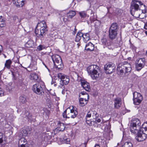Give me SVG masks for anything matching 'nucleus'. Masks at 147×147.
Wrapping results in <instances>:
<instances>
[{
	"mask_svg": "<svg viewBox=\"0 0 147 147\" xmlns=\"http://www.w3.org/2000/svg\"><path fill=\"white\" fill-rule=\"evenodd\" d=\"M13 20L15 22H16L17 23L18 22H20V21L18 19V17L16 16H14L13 17Z\"/></svg>",
	"mask_w": 147,
	"mask_h": 147,
	"instance_id": "nucleus-40",
	"label": "nucleus"
},
{
	"mask_svg": "<svg viewBox=\"0 0 147 147\" xmlns=\"http://www.w3.org/2000/svg\"><path fill=\"white\" fill-rule=\"evenodd\" d=\"M40 34H39V30L37 29H36L35 30V33L41 39L43 38L44 36L45 35L47 32V27H43L42 28H40Z\"/></svg>",
	"mask_w": 147,
	"mask_h": 147,
	"instance_id": "nucleus-11",
	"label": "nucleus"
},
{
	"mask_svg": "<svg viewBox=\"0 0 147 147\" xmlns=\"http://www.w3.org/2000/svg\"><path fill=\"white\" fill-rule=\"evenodd\" d=\"M80 82L81 86L86 91L88 92L90 91V87L89 83L84 80H81Z\"/></svg>",
	"mask_w": 147,
	"mask_h": 147,
	"instance_id": "nucleus-13",
	"label": "nucleus"
},
{
	"mask_svg": "<svg viewBox=\"0 0 147 147\" xmlns=\"http://www.w3.org/2000/svg\"><path fill=\"white\" fill-rule=\"evenodd\" d=\"M2 73V70L0 69V75Z\"/></svg>",
	"mask_w": 147,
	"mask_h": 147,
	"instance_id": "nucleus-55",
	"label": "nucleus"
},
{
	"mask_svg": "<svg viewBox=\"0 0 147 147\" xmlns=\"http://www.w3.org/2000/svg\"><path fill=\"white\" fill-rule=\"evenodd\" d=\"M12 74L13 75V72H12Z\"/></svg>",
	"mask_w": 147,
	"mask_h": 147,
	"instance_id": "nucleus-60",
	"label": "nucleus"
},
{
	"mask_svg": "<svg viewBox=\"0 0 147 147\" xmlns=\"http://www.w3.org/2000/svg\"><path fill=\"white\" fill-rule=\"evenodd\" d=\"M145 63V59L144 58L140 59L136 61V69L138 71L140 70L144 66Z\"/></svg>",
	"mask_w": 147,
	"mask_h": 147,
	"instance_id": "nucleus-12",
	"label": "nucleus"
},
{
	"mask_svg": "<svg viewBox=\"0 0 147 147\" xmlns=\"http://www.w3.org/2000/svg\"><path fill=\"white\" fill-rule=\"evenodd\" d=\"M58 78L61 80L60 84L61 85V87L64 85L67 84L69 81V77L67 76H64L61 73L58 74L57 75Z\"/></svg>",
	"mask_w": 147,
	"mask_h": 147,
	"instance_id": "nucleus-7",
	"label": "nucleus"
},
{
	"mask_svg": "<svg viewBox=\"0 0 147 147\" xmlns=\"http://www.w3.org/2000/svg\"><path fill=\"white\" fill-rule=\"evenodd\" d=\"M12 63V61L11 60L8 59L6 60L5 64V67H6L8 69H9Z\"/></svg>",
	"mask_w": 147,
	"mask_h": 147,
	"instance_id": "nucleus-28",
	"label": "nucleus"
},
{
	"mask_svg": "<svg viewBox=\"0 0 147 147\" xmlns=\"http://www.w3.org/2000/svg\"><path fill=\"white\" fill-rule=\"evenodd\" d=\"M131 124L134 125L138 126V128H140V126L141 125V123L140 121L138 119H136L134 120L133 121L132 123H131Z\"/></svg>",
	"mask_w": 147,
	"mask_h": 147,
	"instance_id": "nucleus-23",
	"label": "nucleus"
},
{
	"mask_svg": "<svg viewBox=\"0 0 147 147\" xmlns=\"http://www.w3.org/2000/svg\"><path fill=\"white\" fill-rule=\"evenodd\" d=\"M131 70V65L127 62L119 64L117 69V74L120 76H123L125 74L130 73Z\"/></svg>",
	"mask_w": 147,
	"mask_h": 147,
	"instance_id": "nucleus-3",
	"label": "nucleus"
},
{
	"mask_svg": "<svg viewBox=\"0 0 147 147\" xmlns=\"http://www.w3.org/2000/svg\"><path fill=\"white\" fill-rule=\"evenodd\" d=\"M144 130H143V131H142V133L143 134H144L145 135V136L146 138L147 137V129H144Z\"/></svg>",
	"mask_w": 147,
	"mask_h": 147,
	"instance_id": "nucleus-42",
	"label": "nucleus"
},
{
	"mask_svg": "<svg viewBox=\"0 0 147 147\" xmlns=\"http://www.w3.org/2000/svg\"><path fill=\"white\" fill-rule=\"evenodd\" d=\"M79 14L81 18H84L87 15L86 13V12L84 11H82L80 12Z\"/></svg>",
	"mask_w": 147,
	"mask_h": 147,
	"instance_id": "nucleus-37",
	"label": "nucleus"
},
{
	"mask_svg": "<svg viewBox=\"0 0 147 147\" xmlns=\"http://www.w3.org/2000/svg\"><path fill=\"white\" fill-rule=\"evenodd\" d=\"M26 46L27 47H32L33 45V42L32 40H29L26 44Z\"/></svg>",
	"mask_w": 147,
	"mask_h": 147,
	"instance_id": "nucleus-34",
	"label": "nucleus"
},
{
	"mask_svg": "<svg viewBox=\"0 0 147 147\" xmlns=\"http://www.w3.org/2000/svg\"><path fill=\"white\" fill-rule=\"evenodd\" d=\"M137 136L136 137V138L138 142H141L145 140L146 138L144 134H143L142 131H140L137 134Z\"/></svg>",
	"mask_w": 147,
	"mask_h": 147,
	"instance_id": "nucleus-15",
	"label": "nucleus"
},
{
	"mask_svg": "<svg viewBox=\"0 0 147 147\" xmlns=\"http://www.w3.org/2000/svg\"><path fill=\"white\" fill-rule=\"evenodd\" d=\"M140 128H138V126L131 124L130 127L131 132L134 134H137L140 131Z\"/></svg>",
	"mask_w": 147,
	"mask_h": 147,
	"instance_id": "nucleus-19",
	"label": "nucleus"
},
{
	"mask_svg": "<svg viewBox=\"0 0 147 147\" xmlns=\"http://www.w3.org/2000/svg\"><path fill=\"white\" fill-rule=\"evenodd\" d=\"M145 33L147 35V31H145Z\"/></svg>",
	"mask_w": 147,
	"mask_h": 147,
	"instance_id": "nucleus-57",
	"label": "nucleus"
},
{
	"mask_svg": "<svg viewBox=\"0 0 147 147\" xmlns=\"http://www.w3.org/2000/svg\"><path fill=\"white\" fill-rule=\"evenodd\" d=\"M58 127L56 128L54 131V134H57L59 131H63L64 130L65 128V125L64 124L61 123L59 122L58 123Z\"/></svg>",
	"mask_w": 147,
	"mask_h": 147,
	"instance_id": "nucleus-14",
	"label": "nucleus"
},
{
	"mask_svg": "<svg viewBox=\"0 0 147 147\" xmlns=\"http://www.w3.org/2000/svg\"><path fill=\"white\" fill-rule=\"evenodd\" d=\"M142 13H145L146 12V7L143 4L141 1L136 0H133L131 7V12L133 11L134 12L133 16H135L136 17H140V14L138 13V12L139 11L141 12V10Z\"/></svg>",
	"mask_w": 147,
	"mask_h": 147,
	"instance_id": "nucleus-1",
	"label": "nucleus"
},
{
	"mask_svg": "<svg viewBox=\"0 0 147 147\" xmlns=\"http://www.w3.org/2000/svg\"><path fill=\"white\" fill-rule=\"evenodd\" d=\"M4 96V93L2 89L0 88V96Z\"/></svg>",
	"mask_w": 147,
	"mask_h": 147,
	"instance_id": "nucleus-45",
	"label": "nucleus"
},
{
	"mask_svg": "<svg viewBox=\"0 0 147 147\" xmlns=\"http://www.w3.org/2000/svg\"><path fill=\"white\" fill-rule=\"evenodd\" d=\"M94 147H100V145L98 144H96Z\"/></svg>",
	"mask_w": 147,
	"mask_h": 147,
	"instance_id": "nucleus-53",
	"label": "nucleus"
},
{
	"mask_svg": "<svg viewBox=\"0 0 147 147\" xmlns=\"http://www.w3.org/2000/svg\"><path fill=\"white\" fill-rule=\"evenodd\" d=\"M117 33L116 31H109V36L111 40H113L116 38L117 35Z\"/></svg>",
	"mask_w": 147,
	"mask_h": 147,
	"instance_id": "nucleus-21",
	"label": "nucleus"
},
{
	"mask_svg": "<svg viewBox=\"0 0 147 147\" xmlns=\"http://www.w3.org/2000/svg\"><path fill=\"white\" fill-rule=\"evenodd\" d=\"M61 141L63 143L69 144L70 143V140L66 137H64L63 138L61 139Z\"/></svg>",
	"mask_w": 147,
	"mask_h": 147,
	"instance_id": "nucleus-27",
	"label": "nucleus"
},
{
	"mask_svg": "<svg viewBox=\"0 0 147 147\" xmlns=\"http://www.w3.org/2000/svg\"><path fill=\"white\" fill-rule=\"evenodd\" d=\"M37 26H39L40 27V28L47 27L46 23L44 21L41 22L40 23L38 24Z\"/></svg>",
	"mask_w": 147,
	"mask_h": 147,
	"instance_id": "nucleus-32",
	"label": "nucleus"
},
{
	"mask_svg": "<svg viewBox=\"0 0 147 147\" xmlns=\"http://www.w3.org/2000/svg\"><path fill=\"white\" fill-rule=\"evenodd\" d=\"M25 131V132L24 133V134H23V136H26L27 135V133L26 131Z\"/></svg>",
	"mask_w": 147,
	"mask_h": 147,
	"instance_id": "nucleus-52",
	"label": "nucleus"
},
{
	"mask_svg": "<svg viewBox=\"0 0 147 147\" xmlns=\"http://www.w3.org/2000/svg\"><path fill=\"white\" fill-rule=\"evenodd\" d=\"M87 96V98H80L79 99L80 105L82 107L84 106L87 103L88 100L89 99V96L88 94H86Z\"/></svg>",
	"mask_w": 147,
	"mask_h": 147,
	"instance_id": "nucleus-17",
	"label": "nucleus"
},
{
	"mask_svg": "<svg viewBox=\"0 0 147 147\" xmlns=\"http://www.w3.org/2000/svg\"><path fill=\"white\" fill-rule=\"evenodd\" d=\"M101 41L102 44L105 46L106 47L110 45V43L108 42V40L105 38H103Z\"/></svg>",
	"mask_w": 147,
	"mask_h": 147,
	"instance_id": "nucleus-31",
	"label": "nucleus"
},
{
	"mask_svg": "<svg viewBox=\"0 0 147 147\" xmlns=\"http://www.w3.org/2000/svg\"><path fill=\"white\" fill-rule=\"evenodd\" d=\"M83 34L81 32H78V33L76 37V41L77 42L79 41L81 39L82 37H83Z\"/></svg>",
	"mask_w": 147,
	"mask_h": 147,
	"instance_id": "nucleus-30",
	"label": "nucleus"
},
{
	"mask_svg": "<svg viewBox=\"0 0 147 147\" xmlns=\"http://www.w3.org/2000/svg\"><path fill=\"white\" fill-rule=\"evenodd\" d=\"M19 100L20 103H25L27 102L26 97L25 96H21L19 98Z\"/></svg>",
	"mask_w": 147,
	"mask_h": 147,
	"instance_id": "nucleus-26",
	"label": "nucleus"
},
{
	"mask_svg": "<svg viewBox=\"0 0 147 147\" xmlns=\"http://www.w3.org/2000/svg\"><path fill=\"white\" fill-rule=\"evenodd\" d=\"M26 140L23 137L20 138L19 141V145L22 144H25L26 143Z\"/></svg>",
	"mask_w": 147,
	"mask_h": 147,
	"instance_id": "nucleus-35",
	"label": "nucleus"
},
{
	"mask_svg": "<svg viewBox=\"0 0 147 147\" xmlns=\"http://www.w3.org/2000/svg\"><path fill=\"white\" fill-rule=\"evenodd\" d=\"M26 115L27 116V118L30 120L32 121V115L31 114H30L28 112V111L26 112Z\"/></svg>",
	"mask_w": 147,
	"mask_h": 147,
	"instance_id": "nucleus-39",
	"label": "nucleus"
},
{
	"mask_svg": "<svg viewBox=\"0 0 147 147\" xmlns=\"http://www.w3.org/2000/svg\"><path fill=\"white\" fill-rule=\"evenodd\" d=\"M42 47H43V46L42 45H40L38 47L37 49L39 51L43 49Z\"/></svg>",
	"mask_w": 147,
	"mask_h": 147,
	"instance_id": "nucleus-46",
	"label": "nucleus"
},
{
	"mask_svg": "<svg viewBox=\"0 0 147 147\" xmlns=\"http://www.w3.org/2000/svg\"><path fill=\"white\" fill-rule=\"evenodd\" d=\"M6 26V23L5 20L3 18H0V27L2 28Z\"/></svg>",
	"mask_w": 147,
	"mask_h": 147,
	"instance_id": "nucleus-33",
	"label": "nucleus"
},
{
	"mask_svg": "<svg viewBox=\"0 0 147 147\" xmlns=\"http://www.w3.org/2000/svg\"><path fill=\"white\" fill-rule=\"evenodd\" d=\"M51 57L55 67L58 68L59 70H62L63 67V65L61 57L58 55L55 54L52 55Z\"/></svg>",
	"mask_w": 147,
	"mask_h": 147,
	"instance_id": "nucleus-6",
	"label": "nucleus"
},
{
	"mask_svg": "<svg viewBox=\"0 0 147 147\" xmlns=\"http://www.w3.org/2000/svg\"><path fill=\"white\" fill-rule=\"evenodd\" d=\"M43 64L45 66V67H46L47 69L49 71V70L48 69L47 66L45 65V63H43Z\"/></svg>",
	"mask_w": 147,
	"mask_h": 147,
	"instance_id": "nucleus-54",
	"label": "nucleus"
},
{
	"mask_svg": "<svg viewBox=\"0 0 147 147\" xmlns=\"http://www.w3.org/2000/svg\"><path fill=\"white\" fill-rule=\"evenodd\" d=\"M80 95H79V97H80Z\"/></svg>",
	"mask_w": 147,
	"mask_h": 147,
	"instance_id": "nucleus-61",
	"label": "nucleus"
},
{
	"mask_svg": "<svg viewBox=\"0 0 147 147\" xmlns=\"http://www.w3.org/2000/svg\"><path fill=\"white\" fill-rule=\"evenodd\" d=\"M83 38L84 42H86L90 39L89 34L88 33L84 34Z\"/></svg>",
	"mask_w": 147,
	"mask_h": 147,
	"instance_id": "nucleus-24",
	"label": "nucleus"
},
{
	"mask_svg": "<svg viewBox=\"0 0 147 147\" xmlns=\"http://www.w3.org/2000/svg\"><path fill=\"white\" fill-rule=\"evenodd\" d=\"M80 94H82V95H86V94H88L87 93H86V92H82L80 93Z\"/></svg>",
	"mask_w": 147,
	"mask_h": 147,
	"instance_id": "nucleus-49",
	"label": "nucleus"
},
{
	"mask_svg": "<svg viewBox=\"0 0 147 147\" xmlns=\"http://www.w3.org/2000/svg\"><path fill=\"white\" fill-rule=\"evenodd\" d=\"M55 85H56V84H54V86H55Z\"/></svg>",
	"mask_w": 147,
	"mask_h": 147,
	"instance_id": "nucleus-62",
	"label": "nucleus"
},
{
	"mask_svg": "<svg viewBox=\"0 0 147 147\" xmlns=\"http://www.w3.org/2000/svg\"><path fill=\"white\" fill-rule=\"evenodd\" d=\"M88 142H85L84 143L82 144L81 145V147H86Z\"/></svg>",
	"mask_w": 147,
	"mask_h": 147,
	"instance_id": "nucleus-44",
	"label": "nucleus"
},
{
	"mask_svg": "<svg viewBox=\"0 0 147 147\" xmlns=\"http://www.w3.org/2000/svg\"><path fill=\"white\" fill-rule=\"evenodd\" d=\"M123 147H133V145L131 143L126 142L124 144Z\"/></svg>",
	"mask_w": 147,
	"mask_h": 147,
	"instance_id": "nucleus-36",
	"label": "nucleus"
},
{
	"mask_svg": "<svg viewBox=\"0 0 147 147\" xmlns=\"http://www.w3.org/2000/svg\"><path fill=\"white\" fill-rule=\"evenodd\" d=\"M114 107L118 109L120 107L121 105V99L119 97L115 98L114 100Z\"/></svg>",
	"mask_w": 147,
	"mask_h": 147,
	"instance_id": "nucleus-18",
	"label": "nucleus"
},
{
	"mask_svg": "<svg viewBox=\"0 0 147 147\" xmlns=\"http://www.w3.org/2000/svg\"><path fill=\"white\" fill-rule=\"evenodd\" d=\"M98 116L95 111H91L88 112L85 117L86 123L90 126L97 127V123H100L101 121L100 119H97Z\"/></svg>",
	"mask_w": 147,
	"mask_h": 147,
	"instance_id": "nucleus-2",
	"label": "nucleus"
},
{
	"mask_svg": "<svg viewBox=\"0 0 147 147\" xmlns=\"http://www.w3.org/2000/svg\"><path fill=\"white\" fill-rule=\"evenodd\" d=\"M26 0H12L13 4L18 7H22Z\"/></svg>",
	"mask_w": 147,
	"mask_h": 147,
	"instance_id": "nucleus-16",
	"label": "nucleus"
},
{
	"mask_svg": "<svg viewBox=\"0 0 147 147\" xmlns=\"http://www.w3.org/2000/svg\"><path fill=\"white\" fill-rule=\"evenodd\" d=\"M3 134L1 132H0V143H2L3 142Z\"/></svg>",
	"mask_w": 147,
	"mask_h": 147,
	"instance_id": "nucleus-41",
	"label": "nucleus"
},
{
	"mask_svg": "<svg viewBox=\"0 0 147 147\" xmlns=\"http://www.w3.org/2000/svg\"><path fill=\"white\" fill-rule=\"evenodd\" d=\"M146 54H147V51H146Z\"/></svg>",
	"mask_w": 147,
	"mask_h": 147,
	"instance_id": "nucleus-59",
	"label": "nucleus"
},
{
	"mask_svg": "<svg viewBox=\"0 0 147 147\" xmlns=\"http://www.w3.org/2000/svg\"><path fill=\"white\" fill-rule=\"evenodd\" d=\"M45 134H47V135H50L51 136V133L50 131H47Z\"/></svg>",
	"mask_w": 147,
	"mask_h": 147,
	"instance_id": "nucleus-51",
	"label": "nucleus"
},
{
	"mask_svg": "<svg viewBox=\"0 0 147 147\" xmlns=\"http://www.w3.org/2000/svg\"><path fill=\"white\" fill-rule=\"evenodd\" d=\"M4 55L5 58H6V55H5L4 54Z\"/></svg>",
	"mask_w": 147,
	"mask_h": 147,
	"instance_id": "nucleus-58",
	"label": "nucleus"
},
{
	"mask_svg": "<svg viewBox=\"0 0 147 147\" xmlns=\"http://www.w3.org/2000/svg\"><path fill=\"white\" fill-rule=\"evenodd\" d=\"M51 136L47 135V134H45L44 135L45 140L47 141L51 138Z\"/></svg>",
	"mask_w": 147,
	"mask_h": 147,
	"instance_id": "nucleus-38",
	"label": "nucleus"
},
{
	"mask_svg": "<svg viewBox=\"0 0 147 147\" xmlns=\"http://www.w3.org/2000/svg\"><path fill=\"white\" fill-rule=\"evenodd\" d=\"M99 67L97 65H93L87 68L88 73L93 80H96L99 76V73L98 71Z\"/></svg>",
	"mask_w": 147,
	"mask_h": 147,
	"instance_id": "nucleus-4",
	"label": "nucleus"
},
{
	"mask_svg": "<svg viewBox=\"0 0 147 147\" xmlns=\"http://www.w3.org/2000/svg\"><path fill=\"white\" fill-rule=\"evenodd\" d=\"M3 50V47L2 45H0V55Z\"/></svg>",
	"mask_w": 147,
	"mask_h": 147,
	"instance_id": "nucleus-48",
	"label": "nucleus"
},
{
	"mask_svg": "<svg viewBox=\"0 0 147 147\" xmlns=\"http://www.w3.org/2000/svg\"><path fill=\"white\" fill-rule=\"evenodd\" d=\"M133 100L134 104L135 105H139L143 99L141 94L138 92H135L133 94Z\"/></svg>",
	"mask_w": 147,
	"mask_h": 147,
	"instance_id": "nucleus-9",
	"label": "nucleus"
},
{
	"mask_svg": "<svg viewBox=\"0 0 147 147\" xmlns=\"http://www.w3.org/2000/svg\"><path fill=\"white\" fill-rule=\"evenodd\" d=\"M76 12L74 11H71L67 14V16L69 18H72L76 15Z\"/></svg>",
	"mask_w": 147,
	"mask_h": 147,
	"instance_id": "nucleus-25",
	"label": "nucleus"
},
{
	"mask_svg": "<svg viewBox=\"0 0 147 147\" xmlns=\"http://www.w3.org/2000/svg\"><path fill=\"white\" fill-rule=\"evenodd\" d=\"M30 78L31 80H37L38 78V76L35 73L31 74L30 75Z\"/></svg>",
	"mask_w": 147,
	"mask_h": 147,
	"instance_id": "nucleus-29",
	"label": "nucleus"
},
{
	"mask_svg": "<svg viewBox=\"0 0 147 147\" xmlns=\"http://www.w3.org/2000/svg\"><path fill=\"white\" fill-rule=\"evenodd\" d=\"M54 97H53V98H54L57 101L58 100H59V97H57L56 96L55 93H54Z\"/></svg>",
	"mask_w": 147,
	"mask_h": 147,
	"instance_id": "nucleus-47",
	"label": "nucleus"
},
{
	"mask_svg": "<svg viewBox=\"0 0 147 147\" xmlns=\"http://www.w3.org/2000/svg\"><path fill=\"white\" fill-rule=\"evenodd\" d=\"M142 126L144 129H147V122L144 123L142 125Z\"/></svg>",
	"mask_w": 147,
	"mask_h": 147,
	"instance_id": "nucleus-43",
	"label": "nucleus"
},
{
	"mask_svg": "<svg viewBox=\"0 0 147 147\" xmlns=\"http://www.w3.org/2000/svg\"><path fill=\"white\" fill-rule=\"evenodd\" d=\"M51 94V95H52L53 96V97H54V93H53V94Z\"/></svg>",
	"mask_w": 147,
	"mask_h": 147,
	"instance_id": "nucleus-56",
	"label": "nucleus"
},
{
	"mask_svg": "<svg viewBox=\"0 0 147 147\" xmlns=\"http://www.w3.org/2000/svg\"><path fill=\"white\" fill-rule=\"evenodd\" d=\"M104 69L107 74H110L115 71V67L114 64L108 63L104 66Z\"/></svg>",
	"mask_w": 147,
	"mask_h": 147,
	"instance_id": "nucleus-8",
	"label": "nucleus"
},
{
	"mask_svg": "<svg viewBox=\"0 0 147 147\" xmlns=\"http://www.w3.org/2000/svg\"><path fill=\"white\" fill-rule=\"evenodd\" d=\"M94 49V45L91 42H89L86 45L85 50L88 51H92Z\"/></svg>",
	"mask_w": 147,
	"mask_h": 147,
	"instance_id": "nucleus-20",
	"label": "nucleus"
},
{
	"mask_svg": "<svg viewBox=\"0 0 147 147\" xmlns=\"http://www.w3.org/2000/svg\"><path fill=\"white\" fill-rule=\"evenodd\" d=\"M118 28V26L117 24L116 23H113L109 28V30L117 32Z\"/></svg>",
	"mask_w": 147,
	"mask_h": 147,
	"instance_id": "nucleus-22",
	"label": "nucleus"
},
{
	"mask_svg": "<svg viewBox=\"0 0 147 147\" xmlns=\"http://www.w3.org/2000/svg\"><path fill=\"white\" fill-rule=\"evenodd\" d=\"M55 85H56V84H54V86H55Z\"/></svg>",
	"mask_w": 147,
	"mask_h": 147,
	"instance_id": "nucleus-63",
	"label": "nucleus"
},
{
	"mask_svg": "<svg viewBox=\"0 0 147 147\" xmlns=\"http://www.w3.org/2000/svg\"><path fill=\"white\" fill-rule=\"evenodd\" d=\"M32 90L33 92L38 95H42L44 93L43 88L38 83L36 84L33 86Z\"/></svg>",
	"mask_w": 147,
	"mask_h": 147,
	"instance_id": "nucleus-10",
	"label": "nucleus"
},
{
	"mask_svg": "<svg viewBox=\"0 0 147 147\" xmlns=\"http://www.w3.org/2000/svg\"><path fill=\"white\" fill-rule=\"evenodd\" d=\"M78 114V111L73 106L67 108L63 113V116L64 118H74Z\"/></svg>",
	"mask_w": 147,
	"mask_h": 147,
	"instance_id": "nucleus-5",
	"label": "nucleus"
},
{
	"mask_svg": "<svg viewBox=\"0 0 147 147\" xmlns=\"http://www.w3.org/2000/svg\"><path fill=\"white\" fill-rule=\"evenodd\" d=\"M144 28L147 30V22L145 24L144 26Z\"/></svg>",
	"mask_w": 147,
	"mask_h": 147,
	"instance_id": "nucleus-50",
	"label": "nucleus"
}]
</instances>
